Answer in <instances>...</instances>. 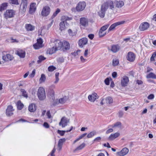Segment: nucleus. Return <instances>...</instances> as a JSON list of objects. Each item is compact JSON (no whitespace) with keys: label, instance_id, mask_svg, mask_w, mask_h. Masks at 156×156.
Here are the masks:
<instances>
[{"label":"nucleus","instance_id":"nucleus-15","mask_svg":"<svg viewBox=\"0 0 156 156\" xmlns=\"http://www.w3.org/2000/svg\"><path fill=\"white\" fill-rule=\"evenodd\" d=\"M129 152V149L126 147L124 148L121 151L117 152L116 154L119 156H123L127 154Z\"/></svg>","mask_w":156,"mask_h":156},{"label":"nucleus","instance_id":"nucleus-34","mask_svg":"<svg viewBox=\"0 0 156 156\" xmlns=\"http://www.w3.org/2000/svg\"><path fill=\"white\" fill-rule=\"evenodd\" d=\"M17 108L18 109L20 110L22 109L24 107V105L20 101H18L17 103Z\"/></svg>","mask_w":156,"mask_h":156},{"label":"nucleus","instance_id":"nucleus-26","mask_svg":"<svg viewBox=\"0 0 156 156\" xmlns=\"http://www.w3.org/2000/svg\"><path fill=\"white\" fill-rule=\"evenodd\" d=\"M114 3L116 7L118 8L122 7L124 5V2L121 1H115Z\"/></svg>","mask_w":156,"mask_h":156},{"label":"nucleus","instance_id":"nucleus-11","mask_svg":"<svg viewBox=\"0 0 156 156\" xmlns=\"http://www.w3.org/2000/svg\"><path fill=\"white\" fill-rule=\"evenodd\" d=\"M80 23L82 26L85 27L88 25V20L85 17H82L80 20Z\"/></svg>","mask_w":156,"mask_h":156},{"label":"nucleus","instance_id":"nucleus-36","mask_svg":"<svg viewBox=\"0 0 156 156\" xmlns=\"http://www.w3.org/2000/svg\"><path fill=\"white\" fill-rule=\"evenodd\" d=\"M7 6V4L6 3H2L1 6H0V11H2L3 10L6 9Z\"/></svg>","mask_w":156,"mask_h":156},{"label":"nucleus","instance_id":"nucleus-37","mask_svg":"<svg viewBox=\"0 0 156 156\" xmlns=\"http://www.w3.org/2000/svg\"><path fill=\"white\" fill-rule=\"evenodd\" d=\"M22 93V95L26 98H27L28 95L27 92L23 89H21L20 90Z\"/></svg>","mask_w":156,"mask_h":156},{"label":"nucleus","instance_id":"nucleus-1","mask_svg":"<svg viewBox=\"0 0 156 156\" xmlns=\"http://www.w3.org/2000/svg\"><path fill=\"white\" fill-rule=\"evenodd\" d=\"M37 96L41 101L44 100L46 98V93L44 89L42 87H40L37 91Z\"/></svg>","mask_w":156,"mask_h":156},{"label":"nucleus","instance_id":"nucleus-29","mask_svg":"<svg viewBox=\"0 0 156 156\" xmlns=\"http://www.w3.org/2000/svg\"><path fill=\"white\" fill-rule=\"evenodd\" d=\"M57 50L55 48V46H54L51 48H49L47 50V53L51 55L55 53Z\"/></svg>","mask_w":156,"mask_h":156},{"label":"nucleus","instance_id":"nucleus-62","mask_svg":"<svg viewBox=\"0 0 156 156\" xmlns=\"http://www.w3.org/2000/svg\"><path fill=\"white\" fill-rule=\"evenodd\" d=\"M117 76V73L116 72H113L112 74V76L113 78H115Z\"/></svg>","mask_w":156,"mask_h":156},{"label":"nucleus","instance_id":"nucleus-39","mask_svg":"<svg viewBox=\"0 0 156 156\" xmlns=\"http://www.w3.org/2000/svg\"><path fill=\"white\" fill-rule=\"evenodd\" d=\"M39 60H37V62L38 64H39L41 62L46 59V58L42 55L39 56L38 57Z\"/></svg>","mask_w":156,"mask_h":156},{"label":"nucleus","instance_id":"nucleus-19","mask_svg":"<svg viewBox=\"0 0 156 156\" xmlns=\"http://www.w3.org/2000/svg\"><path fill=\"white\" fill-rule=\"evenodd\" d=\"M128 82L129 78L128 77L126 76H124L121 81V84L122 86L125 87L126 86Z\"/></svg>","mask_w":156,"mask_h":156},{"label":"nucleus","instance_id":"nucleus-9","mask_svg":"<svg viewBox=\"0 0 156 156\" xmlns=\"http://www.w3.org/2000/svg\"><path fill=\"white\" fill-rule=\"evenodd\" d=\"M50 8L48 6L44 7L41 12V15L44 16H46L48 15L50 12Z\"/></svg>","mask_w":156,"mask_h":156},{"label":"nucleus","instance_id":"nucleus-53","mask_svg":"<svg viewBox=\"0 0 156 156\" xmlns=\"http://www.w3.org/2000/svg\"><path fill=\"white\" fill-rule=\"evenodd\" d=\"M109 5L111 9H112L114 8V4L113 2H110L109 4Z\"/></svg>","mask_w":156,"mask_h":156},{"label":"nucleus","instance_id":"nucleus-38","mask_svg":"<svg viewBox=\"0 0 156 156\" xmlns=\"http://www.w3.org/2000/svg\"><path fill=\"white\" fill-rule=\"evenodd\" d=\"M72 19V17H69L67 16H62L61 18V20L65 21L67 20H69Z\"/></svg>","mask_w":156,"mask_h":156},{"label":"nucleus","instance_id":"nucleus-54","mask_svg":"<svg viewBox=\"0 0 156 156\" xmlns=\"http://www.w3.org/2000/svg\"><path fill=\"white\" fill-rule=\"evenodd\" d=\"M35 70L34 69L32 72V73L31 74H30L29 75V76H30V77L33 78V77L35 75Z\"/></svg>","mask_w":156,"mask_h":156},{"label":"nucleus","instance_id":"nucleus-56","mask_svg":"<svg viewBox=\"0 0 156 156\" xmlns=\"http://www.w3.org/2000/svg\"><path fill=\"white\" fill-rule=\"evenodd\" d=\"M55 146H54V147L53 149L52 150V151H51V156H55V155L54 154V153L55 152L56 149L55 148Z\"/></svg>","mask_w":156,"mask_h":156},{"label":"nucleus","instance_id":"nucleus-21","mask_svg":"<svg viewBox=\"0 0 156 156\" xmlns=\"http://www.w3.org/2000/svg\"><path fill=\"white\" fill-rule=\"evenodd\" d=\"M66 141V139L65 138L60 139L58 141V150L60 151L62 148V147L63 144V143L65 142Z\"/></svg>","mask_w":156,"mask_h":156},{"label":"nucleus","instance_id":"nucleus-51","mask_svg":"<svg viewBox=\"0 0 156 156\" xmlns=\"http://www.w3.org/2000/svg\"><path fill=\"white\" fill-rule=\"evenodd\" d=\"M68 32L69 35L71 36H73L74 35L75 33L73 32L72 30L70 29H69L68 30Z\"/></svg>","mask_w":156,"mask_h":156},{"label":"nucleus","instance_id":"nucleus-25","mask_svg":"<svg viewBox=\"0 0 156 156\" xmlns=\"http://www.w3.org/2000/svg\"><path fill=\"white\" fill-rule=\"evenodd\" d=\"M36 110V105L34 103H32L28 107V110L31 112H33L35 111Z\"/></svg>","mask_w":156,"mask_h":156},{"label":"nucleus","instance_id":"nucleus-46","mask_svg":"<svg viewBox=\"0 0 156 156\" xmlns=\"http://www.w3.org/2000/svg\"><path fill=\"white\" fill-rule=\"evenodd\" d=\"M60 10L59 9H57L56 11L53 13L52 16V18H54L60 12Z\"/></svg>","mask_w":156,"mask_h":156},{"label":"nucleus","instance_id":"nucleus-61","mask_svg":"<svg viewBox=\"0 0 156 156\" xmlns=\"http://www.w3.org/2000/svg\"><path fill=\"white\" fill-rule=\"evenodd\" d=\"M43 126L45 128H48L49 127V124L47 122H44L43 124Z\"/></svg>","mask_w":156,"mask_h":156},{"label":"nucleus","instance_id":"nucleus-45","mask_svg":"<svg viewBox=\"0 0 156 156\" xmlns=\"http://www.w3.org/2000/svg\"><path fill=\"white\" fill-rule=\"evenodd\" d=\"M85 146V144L84 143H83L77 147L75 150H79L82 149Z\"/></svg>","mask_w":156,"mask_h":156},{"label":"nucleus","instance_id":"nucleus-7","mask_svg":"<svg viewBox=\"0 0 156 156\" xmlns=\"http://www.w3.org/2000/svg\"><path fill=\"white\" fill-rule=\"evenodd\" d=\"M13 58V56L9 54H7L6 55H3L2 56V59L3 61L1 62L0 61V64L4 63L5 61L9 60H11Z\"/></svg>","mask_w":156,"mask_h":156},{"label":"nucleus","instance_id":"nucleus-12","mask_svg":"<svg viewBox=\"0 0 156 156\" xmlns=\"http://www.w3.org/2000/svg\"><path fill=\"white\" fill-rule=\"evenodd\" d=\"M14 109L13 108V107L11 105H9L7 107V108L6 110V114L7 116H11L13 115V112Z\"/></svg>","mask_w":156,"mask_h":156},{"label":"nucleus","instance_id":"nucleus-63","mask_svg":"<svg viewBox=\"0 0 156 156\" xmlns=\"http://www.w3.org/2000/svg\"><path fill=\"white\" fill-rule=\"evenodd\" d=\"M154 96L153 94H150L148 97V98L149 99H152L154 98Z\"/></svg>","mask_w":156,"mask_h":156},{"label":"nucleus","instance_id":"nucleus-50","mask_svg":"<svg viewBox=\"0 0 156 156\" xmlns=\"http://www.w3.org/2000/svg\"><path fill=\"white\" fill-rule=\"evenodd\" d=\"M109 26V25L108 24L104 25V26H102L100 30H101L102 31H105L107 29V28Z\"/></svg>","mask_w":156,"mask_h":156},{"label":"nucleus","instance_id":"nucleus-57","mask_svg":"<svg viewBox=\"0 0 156 156\" xmlns=\"http://www.w3.org/2000/svg\"><path fill=\"white\" fill-rule=\"evenodd\" d=\"M118 114L119 117L120 118H121L122 117L124 114V113L122 111H120L119 112Z\"/></svg>","mask_w":156,"mask_h":156},{"label":"nucleus","instance_id":"nucleus-3","mask_svg":"<svg viewBox=\"0 0 156 156\" xmlns=\"http://www.w3.org/2000/svg\"><path fill=\"white\" fill-rule=\"evenodd\" d=\"M68 99V97L66 96L63 97L62 98H60L59 99H56L54 101L53 105H56L59 104H64L67 101Z\"/></svg>","mask_w":156,"mask_h":156},{"label":"nucleus","instance_id":"nucleus-8","mask_svg":"<svg viewBox=\"0 0 156 156\" xmlns=\"http://www.w3.org/2000/svg\"><path fill=\"white\" fill-rule=\"evenodd\" d=\"M86 5V3L84 2H80L77 5L76 9L78 11H82L84 9Z\"/></svg>","mask_w":156,"mask_h":156},{"label":"nucleus","instance_id":"nucleus-17","mask_svg":"<svg viewBox=\"0 0 156 156\" xmlns=\"http://www.w3.org/2000/svg\"><path fill=\"white\" fill-rule=\"evenodd\" d=\"M62 49L64 51L68 50L70 48V44L69 43L66 41H63L62 42Z\"/></svg>","mask_w":156,"mask_h":156},{"label":"nucleus","instance_id":"nucleus-20","mask_svg":"<svg viewBox=\"0 0 156 156\" xmlns=\"http://www.w3.org/2000/svg\"><path fill=\"white\" fill-rule=\"evenodd\" d=\"M55 47L57 50H60L62 47V42L59 40H57L55 41Z\"/></svg>","mask_w":156,"mask_h":156},{"label":"nucleus","instance_id":"nucleus-35","mask_svg":"<svg viewBox=\"0 0 156 156\" xmlns=\"http://www.w3.org/2000/svg\"><path fill=\"white\" fill-rule=\"evenodd\" d=\"M121 123L120 122H118L115 123L114 125L110 126L113 128L115 127H121ZM109 127L110 126H109Z\"/></svg>","mask_w":156,"mask_h":156},{"label":"nucleus","instance_id":"nucleus-27","mask_svg":"<svg viewBox=\"0 0 156 156\" xmlns=\"http://www.w3.org/2000/svg\"><path fill=\"white\" fill-rule=\"evenodd\" d=\"M65 23H66L64 21L61 22L59 24V29L61 31L64 30L66 28V26L65 25Z\"/></svg>","mask_w":156,"mask_h":156},{"label":"nucleus","instance_id":"nucleus-42","mask_svg":"<svg viewBox=\"0 0 156 156\" xmlns=\"http://www.w3.org/2000/svg\"><path fill=\"white\" fill-rule=\"evenodd\" d=\"M119 63V60L116 59H113L112 61V65L114 66H117Z\"/></svg>","mask_w":156,"mask_h":156},{"label":"nucleus","instance_id":"nucleus-55","mask_svg":"<svg viewBox=\"0 0 156 156\" xmlns=\"http://www.w3.org/2000/svg\"><path fill=\"white\" fill-rule=\"evenodd\" d=\"M105 83L106 85L109 84V78H107L105 80Z\"/></svg>","mask_w":156,"mask_h":156},{"label":"nucleus","instance_id":"nucleus-64","mask_svg":"<svg viewBox=\"0 0 156 156\" xmlns=\"http://www.w3.org/2000/svg\"><path fill=\"white\" fill-rule=\"evenodd\" d=\"M50 95L51 96H53L55 94V92L53 90H51L50 91H49V92Z\"/></svg>","mask_w":156,"mask_h":156},{"label":"nucleus","instance_id":"nucleus-28","mask_svg":"<svg viewBox=\"0 0 156 156\" xmlns=\"http://www.w3.org/2000/svg\"><path fill=\"white\" fill-rule=\"evenodd\" d=\"M25 28L27 31H31L34 30L35 27L34 26H32L30 24H26Z\"/></svg>","mask_w":156,"mask_h":156},{"label":"nucleus","instance_id":"nucleus-23","mask_svg":"<svg viewBox=\"0 0 156 156\" xmlns=\"http://www.w3.org/2000/svg\"><path fill=\"white\" fill-rule=\"evenodd\" d=\"M15 53L21 58H24L25 57V52L23 50H19L17 51H16Z\"/></svg>","mask_w":156,"mask_h":156},{"label":"nucleus","instance_id":"nucleus-13","mask_svg":"<svg viewBox=\"0 0 156 156\" xmlns=\"http://www.w3.org/2000/svg\"><path fill=\"white\" fill-rule=\"evenodd\" d=\"M120 49V47L119 45L114 44L112 46L111 48L109 49L112 52L115 53L118 51Z\"/></svg>","mask_w":156,"mask_h":156},{"label":"nucleus","instance_id":"nucleus-14","mask_svg":"<svg viewBox=\"0 0 156 156\" xmlns=\"http://www.w3.org/2000/svg\"><path fill=\"white\" fill-rule=\"evenodd\" d=\"M88 41L87 38L83 37L79 41V45L82 48L84 45H86Z\"/></svg>","mask_w":156,"mask_h":156},{"label":"nucleus","instance_id":"nucleus-48","mask_svg":"<svg viewBox=\"0 0 156 156\" xmlns=\"http://www.w3.org/2000/svg\"><path fill=\"white\" fill-rule=\"evenodd\" d=\"M156 56V52H154L150 60L151 61H154V58Z\"/></svg>","mask_w":156,"mask_h":156},{"label":"nucleus","instance_id":"nucleus-10","mask_svg":"<svg viewBox=\"0 0 156 156\" xmlns=\"http://www.w3.org/2000/svg\"><path fill=\"white\" fill-rule=\"evenodd\" d=\"M149 23L147 22L143 23L140 24L139 28L141 31H144L149 28Z\"/></svg>","mask_w":156,"mask_h":156},{"label":"nucleus","instance_id":"nucleus-6","mask_svg":"<svg viewBox=\"0 0 156 156\" xmlns=\"http://www.w3.org/2000/svg\"><path fill=\"white\" fill-rule=\"evenodd\" d=\"M125 21L123 20L115 23L112 24L108 29V31H112L116 27L124 24L125 23Z\"/></svg>","mask_w":156,"mask_h":156},{"label":"nucleus","instance_id":"nucleus-16","mask_svg":"<svg viewBox=\"0 0 156 156\" xmlns=\"http://www.w3.org/2000/svg\"><path fill=\"white\" fill-rule=\"evenodd\" d=\"M135 56L134 54L131 52H129L127 54V59L130 62L133 61L135 59Z\"/></svg>","mask_w":156,"mask_h":156},{"label":"nucleus","instance_id":"nucleus-43","mask_svg":"<svg viewBox=\"0 0 156 156\" xmlns=\"http://www.w3.org/2000/svg\"><path fill=\"white\" fill-rule=\"evenodd\" d=\"M9 3L12 4L16 5H19V3L18 0H9Z\"/></svg>","mask_w":156,"mask_h":156},{"label":"nucleus","instance_id":"nucleus-41","mask_svg":"<svg viewBox=\"0 0 156 156\" xmlns=\"http://www.w3.org/2000/svg\"><path fill=\"white\" fill-rule=\"evenodd\" d=\"M106 32L100 30L99 32V35L100 37H102L105 35Z\"/></svg>","mask_w":156,"mask_h":156},{"label":"nucleus","instance_id":"nucleus-22","mask_svg":"<svg viewBox=\"0 0 156 156\" xmlns=\"http://www.w3.org/2000/svg\"><path fill=\"white\" fill-rule=\"evenodd\" d=\"M97 98V94L95 93L90 95L88 96V99L91 102H94Z\"/></svg>","mask_w":156,"mask_h":156},{"label":"nucleus","instance_id":"nucleus-18","mask_svg":"<svg viewBox=\"0 0 156 156\" xmlns=\"http://www.w3.org/2000/svg\"><path fill=\"white\" fill-rule=\"evenodd\" d=\"M36 9V3H31L30 5L29 12L30 14H32L35 12Z\"/></svg>","mask_w":156,"mask_h":156},{"label":"nucleus","instance_id":"nucleus-44","mask_svg":"<svg viewBox=\"0 0 156 156\" xmlns=\"http://www.w3.org/2000/svg\"><path fill=\"white\" fill-rule=\"evenodd\" d=\"M106 102L109 104H111L113 102V99L112 98L110 97H107L106 99Z\"/></svg>","mask_w":156,"mask_h":156},{"label":"nucleus","instance_id":"nucleus-32","mask_svg":"<svg viewBox=\"0 0 156 156\" xmlns=\"http://www.w3.org/2000/svg\"><path fill=\"white\" fill-rule=\"evenodd\" d=\"M27 4H21V10L22 12H24L26 11L27 6Z\"/></svg>","mask_w":156,"mask_h":156},{"label":"nucleus","instance_id":"nucleus-47","mask_svg":"<svg viewBox=\"0 0 156 156\" xmlns=\"http://www.w3.org/2000/svg\"><path fill=\"white\" fill-rule=\"evenodd\" d=\"M95 133V132L94 131H92L89 133L87 135V137L88 138H90L92 137Z\"/></svg>","mask_w":156,"mask_h":156},{"label":"nucleus","instance_id":"nucleus-5","mask_svg":"<svg viewBox=\"0 0 156 156\" xmlns=\"http://www.w3.org/2000/svg\"><path fill=\"white\" fill-rule=\"evenodd\" d=\"M69 122V119L65 117H63L61 119L60 122L59 123V125L62 126V127H64L67 125L68 123Z\"/></svg>","mask_w":156,"mask_h":156},{"label":"nucleus","instance_id":"nucleus-24","mask_svg":"<svg viewBox=\"0 0 156 156\" xmlns=\"http://www.w3.org/2000/svg\"><path fill=\"white\" fill-rule=\"evenodd\" d=\"M120 133L118 132L116 133H115L112 134L109 136L108 139L110 140H113L118 137Z\"/></svg>","mask_w":156,"mask_h":156},{"label":"nucleus","instance_id":"nucleus-60","mask_svg":"<svg viewBox=\"0 0 156 156\" xmlns=\"http://www.w3.org/2000/svg\"><path fill=\"white\" fill-rule=\"evenodd\" d=\"M46 115H47V116H48V119H50L51 117V115L50 113V111H47V113H46Z\"/></svg>","mask_w":156,"mask_h":156},{"label":"nucleus","instance_id":"nucleus-2","mask_svg":"<svg viewBox=\"0 0 156 156\" xmlns=\"http://www.w3.org/2000/svg\"><path fill=\"white\" fill-rule=\"evenodd\" d=\"M15 15V11L13 10H7L5 12L4 16V17L7 19L8 18H12Z\"/></svg>","mask_w":156,"mask_h":156},{"label":"nucleus","instance_id":"nucleus-52","mask_svg":"<svg viewBox=\"0 0 156 156\" xmlns=\"http://www.w3.org/2000/svg\"><path fill=\"white\" fill-rule=\"evenodd\" d=\"M57 61L59 63H62L64 61V59L62 57L59 58L57 59Z\"/></svg>","mask_w":156,"mask_h":156},{"label":"nucleus","instance_id":"nucleus-58","mask_svg":"<svg viewBox=\"0 0 156 156\" xmlns=\"http://www.w3.org/2000/svg\"><path fill=\"white\" fill-rule=\"evenodd\" d=\"M80 59L81 62H82L84 63L87 61V60L86 59H85L83 58V56H81L80 57Z\"/></svg>","mask_w":156,"mask_h":156},{"label":"nucleus","instance_id":"nucleus-49","mask_svg":"<svg viewBox=\"0 0 156 156\" xmlns=\"http://www.w3.org/2000/svg\"><path fill=\"white\" fill-rule=\"evenodd\" d=\"M56 68L54 66H49L48 68V70L49 71L52 72Z\"/></svg>","mask_w":156,"mask_h":156},{"label":"nucleus","instance_id":"nucleus-31","mask_svg":"<svg viewBox=\"0 0 156 156\" xmlns=\"http://www.w3.org/2000/svg\"><path fill=\"white\" fill-rule=\"evenodd\" d=\"M156 75L153 73L151 72L146 76L147 79L152 78L154 79L155 78Z\"/></svg>","mask_w":156,"mask_h":156},{"label":"nucleus","instance_id":"nucleus-33","mask_svg":"<svg viewBox=\"0 0 156 156\" xmlns=\"http://www.w3.org/2000/svg\"><path fill=\"white\" fill-rule=\"evenodd\" d=\"M46 79V77L45 75L43 74H41V77L39 80V81L40 83L44 82Z\"/></svg>","mask_w":156,"mask_h":156},{"label":"nucleus","instance_id":"nucleus-30","mask_svg":"<svg viewBox=\"0 0 156 156\" xmlns=\"http://www.w3.org/2000/svg\"><path fill=\"white\" fill-rule=\"evenodd\" d=\"M73 127L71 126V129L67 131L65 130H58L57 133L59 134L61 136H63L66 132H70L73 129Z\"/></svg>","mask_w":156,"mask_h":156},{"label":"nucleus","instance_id":"nucleus-59","mask_svg":"<svg viewBox=\"0 0 156 156\" xmlns=\"http://www.w3.org/2000/svg\"><path fill=\"white\" fill-rule=\"evenodd\" d=\"M37 43H38V44H39L40 45H42L43 42L42 39L41 38H40L37 39Z\"/></svg>","mask_w":156,"mask_h":156},{"label":"nucleus","instance_id":"nucleus-4","mask_svg":"<svg viewBox=\"0 0 156 156\" xmlns=\"http://www.w3.org/2000/svg\"><path fill=\"white\" fill-rule=\"evenodd\" d=\"M108 9V7L105 4L101 5L100 10L98 12V15L101 18L104 17L105 11Z\"/></svg>","mask_w":156,"mask_h":156},{"label":"nucleus","instance_id":"nucleus-40","mask_svg":"<svg viewBox=\"0 0 156 156\" xmlns=\"http://www.w3.org/2000/svg\"><path fill=\"white\" fill-rule=\"evenodd\" d=\"M42 47V45H40L38 43H36L33 45V47L36 49H39Z\"/></svg>","mask_w":156,"mask_h":156}]
</instances>
